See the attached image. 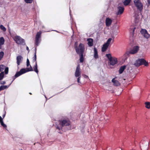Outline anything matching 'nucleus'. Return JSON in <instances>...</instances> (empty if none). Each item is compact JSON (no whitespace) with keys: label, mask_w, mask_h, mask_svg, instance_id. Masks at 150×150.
<instances>
[{"label":"nucleus","mask_w":150,"mask_h":150,"mask_svg":"<svg viewBox=\"0 0 150 150\" xmlns=\"http://www.w3.org/2000/svg\"><path fill=\"white\" fill-rule=\"evenodd\" d=\"M33 71V68L30 65V67L26 68V69L24 68L21 69L19 71L16 72L15 76L13 77V80L12 82L14 81L16 78L20 76L21 75L27 72L30 71Z\"/></svg>","instance_id":"f257e3e1"},{"label":"nucleus","mask_w":150,"mask_h":150,"mask_svg":"<svg viewBox=\"0 0 150 150\" xmlns=\"http://www.w3.org/2000/svg\"><path fill=\"white\" fill-rule=\"evenodd\" d=\"M70 121L68 120H64L59 121V125L60 126H57L56 127V129H58L59 131L61 129L62 130L66 128L67 126L70 125Z\"/></svg>","instance_id":"f03ea898"},{"label":"nucleus","mask_w":150,"mask_h":150,"mask_svg":"<svg viewBox=\"0 0 150 150\" xmlns=\"http://www.w3.org/2000/svg\"><path fill=\"white\" fill-rule=\"evenodd\" d=\"M134 65L136 67H139L143 65L147 67L149 65L148 63L143 59H137L135 61Z\"/></svg>","instance_id":"7ed1b4c3"},{"label":"nucleus","mask_w":150,"mask_h":150,"mask_svg":"<svg viewBox=\"0 0 150 150\" xmlns=\"http://www.w3.org/2000/svg\"><path fill=\"white\" fill-rule=\"evenodd\" d=\"M76 53L78 54H83L85 48L83 44L80 43L78 46L75 45L74 47Z\"/></svg>","instance_id":"20e7f679"},{"label":"nucleus","mask_w":150,"mask_h":150,"mask_svg":"<svg viewBox=\"0 0 150 150\" xmlns=\"http://www.w3.org/2000/svg\"><path fill=\"white\" fill-rule=\"evenodd\" d=\"M134 2L137 9L141 12L143 9V4L140 0H134Z\"/></svg>","instance_id":"39448f33"},{"label":"nucleus","mask_w":150,"mask_h":150,"mask_svg":"<svg viewBox=\"0 0 150 150\" xmlns=\"http://www.w3.org/2000/svg\"><path fill=\"white\" fill-rule=\"evenodd\" d=\"M14 40L18 44L24 45L25 44L24 39L19 36H16L13 38Z\"/></svg>","instance_id":"423d86ee"},{"label":"nucleus","mask_w":150,"mask_h":150,"mask_svg":"<svg viewBox=\"0 0 150 150\" xmlns=\"http://www.w3.org/2000/svg\"><path fill=\"white\" fill-rule=\"evenodd\" d=\"M140 146L142 150H147L148 147V143L144 141L141 142L140 143Z\"/></svg>","instance_id":"0eeeda50"},{"label":"nucleus","mask_w":150,"mask_h":150,"mask_svg":"<svg viewBox=\"0 0 150 150\" xmlns=\"http://www.w3.org/2000/svg\"><path fill=\"white\" fill-rule=\"evenodd\" d=\"M81 74V69L80 65L78 64L76 68L75 73V76L76 77L80 76Z\"/></svg>","instance_id":"6e6552de"},{"label":"nucleus","mask_w":150,"mask_h":150,"mask_svg":"<svg viewBox=\"0 0 150 150\" xmlns=\"http://www.w3.org/2000/svg\"><path fill=\"white\" fill-rule=\"evenodd\" d=\"M117 58L113 57V58L109 61V64L110 66H113L117 64Z\"/></svg>","instance_id":"1a4fd4ad"},{"label":"nucleus","mask_w":150,"mask_h":150,"mask_svg":"<svg viewBox=\"0 0 150 150\" xmlns=\"http://www.w3.org/2000/svg\"><path fill=\"white\" fill-rule=\"evenodd\" d=\"M139 47L138 46H134L132 50H130L131 54H134L137 53L139 50Z\"/></svg>","instance_id":"9d476101"},{"label":"nucleus","mask_w":150,"mask_h":150,"mask_svg":"<svg viewBox=\"0 0 150 150\" xmlns=\"http://www.w3.org/2000/svg\"><path fill=\"white\" fill-rule=\"evenodd\" d=\"M141 32L144 37L146 38H148L149 37L150 35L148 34L147 31L146 29H142Z\"/></svg>","instance_id":"9b49d317"},{"label":"nucleus","mask_w":150,"mask_h":150,"mask_svg":"<svg viewBox=\"0 0 150 150\" xmlns=\"http://www.w3.org/2000/svg\"><path fill=\"white\" fill-rule=\"evenodd\" d=\"M118 10L117 14L118 15H121L123 12L124 10V8L123 7L119 6L117 7Z\"/></svg>","instance_id":"f8f14e48"},{"label":"nucleus","mask_w":150,"mask_h":150,"mask_svg":"<svg viewBox=\"0 0 150 150\" xmlns=\"http://www.w3.org/2000/svg\"><path fill=\"white\" fill-rule=\"evenodd\" d=\"M112 22V20L109 18H107L105 20L106 25L107 27H109L111 25Z\"/></svg>","instance_id":"ddd939ff"},{"label":"nucleus","mask_w":150,"mask_h":150,"mask_svg":"<svg viewBox=\"0 0 150 150\" xmlns=\"http://www.w3.org/2000/svg\"><path fill=\"white\" fill-rule=\"evenodd\" d=\"M23 57L21 55H18L16 57L17 63L18 66L19 65L20 63L22 62Z\"/></svg>","instance_id":"4468645a"},{"label":"nucleus","mask_w":150,"mask_h":150,"mask_svg":"<svg viewBox=\"0 0 150 150\" xmlns=\"http://www.w3.org/2000/svg\"><path fill=\"white\" fill-rule=\"evenodd\" d=\"M87 41L88 42V45L89 47H91L93 45V40L92 38H89L87 39Z\"/></svg>","instance_id":"2eb2a0df"},{"label":"nucleus","mask_w":150,"mask_h":150,"mask_svg":"<svg viewBox=\"0 0 150 150\" xmlns=\"http://www.w3.org/2000/svg\"><path fill=\"white\" fill-rule=\"evenodd\" d=\"M109 45L107 44L104 43L103 46L102 47L101 51L102 52H105L108 49V48L109 46Z\"/></svg>","instance_id":"dca6fc26"},{"label":"nucleus","mask_w":150,"mask_h":150,"mask_svg":"<svg viewBox=\"0 0 150 150\" xmlns=\"http://www.w3.org/2000/svg\"><path fill=\"white\" fill-rule=\"evenodd\" d=\"M112 82L113 83L114 85L115 86H118L120 85V83L118 81L115 80V78H113L112 79Z\"/></svg>","instance_id":"f3484780"},{"label":"nucleus","mask_w":150,"mask_h":150,"mask_svg":"<svg viewBox=\"0 0 150 150\" xmlns=\"http://www.w3.org/2000/svg\"><path fill=\"white\" fill-rule=\"evenodd\" d=\"M94 57L95 59H96L98 58V52L97 49L96 47H94Z\"/></svg>","instance_id":"a211bd4d"},{"label":"nucleus","mask_w":150,"mask_h":150,"mask_svg":"<svg viewBox=\"0 0 150 150\" xmlns=\"http://www.w3.org/2000/svg\"><path fill=\"white\" fill-rule=\"evenodd\" d=\"M35 65L33 67V69L34 71L37 74H38V66L37 64V62L36 60L35 61Z\"/></svg>","instance_id":"6ab92c4d"},{"label":"nucleus","mask_w":150,"mask_h":150,"mask_svg":"<svg viewBox=\"0 0 150 150\" xmlns=\"http://www.w3.org/2000/svg\"><path fill=\"white\" fill-rule=\"evenodd\" d=\"M126 67V66L123 65L121 66L119 70V72L120 74H121L122 73L123 71L124 70Z\"/></svg>","instance_id":"aec40b11"},{"label":"nucleus","mask_w":150,"mask_h":150,"mask_svg":"<svg viewBox=\"0 0 150 150\" xmlns=\"http://www.w3.org/2000/svg\"><path fill=\"white\" fill-rule=\"evenodd\" d=\"M37 47H35V53L34 54V57H33V60H32V62L33 63L35 62V61L36 60L37 57H36V48Z\"/></svg>","instance_id":"412c9836"},{"label":"nucleus","mask_w":150,"mask_h":150,"mask_svg":"<svg viewBox=\"0 0 150 150\" xmlns=\"http://www.w3.org/2000/svg\"><path fill=\"white\" fill-rule=\"evenodd\" d=\"M131 54L130 52L129 51H127L124 54V56L126 59L127 58L130 56V55Z\"/></svg>","instance_id":"4be33fe9"},{"label":"nucleus","mask_w":150,"mask_h":150,"mask_svg":"<svg viewBox=\"0 0 150 150\" xmlns=\"http://www.w3.org/2000/svg\"><path fill=\"white\" fill-rule=\"evenodd\" d=\"M0 123L1 125L4 128H6L7 127L6 125L5 124L3 121V119L2 117L0 116Z\"/></svg>","instance_id":"5701e85b"},{"label":"nucleus","mask_w":150,"mask_h":150,"mask_svg":"<svg viewBox=\"0 0 150 150\" xmlns=\"http://www.w3.org/2000/svg\"><path fill=\"white\" fill-rule=\"evenodd\" d=\"M41 34L42 32L41 31L37 32L35 38L40 39L41 38Z\"/></svg>","instance_id":"b1692460"},{"label":"nucleus","mask_w":150,"mask_h":150,"mask_svg":"<svg viewBox=\"0 0 150 150\" xmlns=\"http://www.w3.org/2000/svg\"><path fill=\"white\" fill-rule=\"evenodd\" d=\"M40 39L38 38H35V45L37 47L39 45V44L40 42Z\"/></svg>","instance_id":"393cba45"},{"label":"nucleus","mask_w":150,"mask_h":150,"mask_svg":"<svg viewBox=\"0 0 150 150\" xmlns=\"http://www.w3.org/2000/svg\"><path fill=\"white\" fill-rule=\"evenodd\" d=\"M79 55L80 56V62L81 63H82L83 62L84 58L83 57V54H79Z\"/></svg>","instance_id":"a878e982"},{"label":"nucleus","mask_w":150,"mask_h":150,"mask_svg":"<svg viewBox=\"0 0 150 150\" xmlns=\"http://www.w3.org/2000/svg\"><path fill=\"white\" fill-rule=\"evenodd\" d=\"M131 0H125L123 2L125 6L128 5L130 2Z\"/></svg>","instance_id":"bb28decb"},{"label":"nucleus","mask_w":150,"mask_h":150,"mask_svg":"<svg viewBox=\"0 0 150 150\" xmlns=\"http://www.w3.org/2000/svg\"><path fill=\"white\" fill-rule=\"evenodd\" d=\"M106 56L108 59L109 61L113 58V57H112L111 55L110 54H106Z\"/></svg>","instance_id":"cd10ccee"},{"label":"nucleus","mask_w":150,"mask_h":150,"mask_svg":"<svg viewBox=\"0 0 150 150\" xmlns=\"http://www.w3.org/2000/svg\"><path fill=\"white\" fill-rule=\"evenodd\" d=\"M5 42L4 39L3 37L0 38V43L3 45L4 44Z\"/></svg>","instance_id":"c85d7f7f"},{"label":"nucleus","mask_w":150,"mask_h":150,"mask_svg":"<svg viewBox=\"0 0 150 150\" xmlns=\"http://www.w3.org/2000/svg\"><path fill=\"white\" fill-rule=\"evenodd\" d=\"M146 107L148 109L150 108V103L149 102H146L145 103Z\"/></svg>","instance_id":"c756f323"},{"label":"nucleus","mask_w":150,"mask_h":150,"mask_svg":"<svg viewBox=\"0 0 150 150\" xmlns=\"http://www.w3.org/2000/svg\"><path fill=\"white\" fill-rule=\"evenodd\" d=\"M4 77V73L3 71L0 73V81L3 79Z\"/></svg>","instance_id":"7c9ffc66"},{"label":"nucleus","mask_w":150,"mask_h":150,"mask_svg":"<svg viewBox=\"0 0 150 150\" xmlns=\"http://www.w3.org/2000/svg\"><path fill=\"white\" fill-rule=\"evenodd\" d=\"M112 40V39L111 38H109L107 42L106 43H105L109 45Z\"/></svg>","instance_id":"2f4dec72"},{"label":"nucleus","mask_w":150,"mask_h":150,"mask_svg":"<svg viewBox=\"0 0 150 150\" xmlns=\"http://www.w3.org/2000/svg\"><path fill=\"white\" fill-rule=\"evenodd\" d=\"M33 0H24L25 2L27 4L32 3Z\"/></svg>","instance_id":"473e14b6"},{"label":"nucleus","mask_w":150,"mask_h":150,"mask_svg":"<svg viewBox=\"0 0 150 150\" xmlns=\"http://www.w3.org/2000/svg\"><path fill=\"white\" fill-rule=\"evenodd\" d=\"M1 29L3 30L4 31H5L6 30L5 28L2 25H1L0 26Z\"/></svg>","instance_id":"72a5a7b5"},{"label":"nucleus","mask_w":150,"mask_h":150,"mask_svg":"<svg viewBox=\"0 0 150 150\" xmlns=\"http://www.w3.org/2000/svg\"><path fill=\"white\" fill-rule=\"evenodd\" d=\"M0 87H1V88L2 90L5 89H6L8 88L7 86H1Z\"/></svg>","instance_id":"f704fd0d"},{"label":"nucleus","mask_w":150,"mask_h":150,"mask_svg":"<svg viewBox=\"0 0 150 150\" xmlns=\"http://www.w3.org/2000/svg\"><path fill=\"white\" fill-rule=\"evenodd\" d=\"M4 53L3 52H0V60H1L2 58Z\"/></svg>","instance_id":"c9c22d12"},{"label":"nucleus","mask_w":150,"mask_h":150,"mask_svg":"<svg viewBox=\"0 0 150 150\" xmlns=\"http://www.w3.org/2000/svg\"><path fill=\"white\" fill-rule=\"evenodd\" d=\"M8 67H6V68L5 69V71H4V72H5V73L6 74H7L8 73Z\"/></svg>","instance_id":"e433bc0d"},{"label":"nucleus","mask_w":150,"mask_h":150,"mask_svg":"<svg viewBox=\"0 0 150 150\" xmlns=\"http://www.w3.org/2000/svg\"><path fill=\"white\" fill-rule=\"evenodd\" d=\"M26 63H27V64H26L27 66V67H28L30 65V61L28 59H27Z\"/></svg>","instance_id":"4c0bfd02"},{"label":"nucleus","mask_w":150,"mask_h":150,"mask_svg":"<svg viewBox=\"0 0 150 150\" xmlns=\"http://www.w3.org/2000/svg\"><path fill=\"white\" fill-rule=\"evenodd\" d=\"M78 78H77V82L78 83H81V82L80 81V79H81V76H78Z\"/></svg>","instance_id":"58836bf2"},{"label":"nucleus","mask_w":150,"mask_h":150,"mask_svg":"<svg viewBox=\"0 0 150 150\" xmlns=\"http://www.w3.org/2000/svg\"><path fill=\"white\" fill-rule=\"evenodd\" d=\"M4 66L3 65H0V71L3 70Z\"/></svg>","instance_id":"ea45409f"},{"label":"nucleus","mask_w":150,"mask_h":150,"mask_svg":"<svg viewBox=\"0 0 150 150\" xmlns=\"http://www.w3.org/2000/svg\"><path fill=\"white\" fill-rule=\"evenodd\" d=\"M6 83V82L5 81H2L1 82L0 84H4Z\"/></svg>","instance_id":"a19ab883"},{"label":"nucleus","mask_w":150,"mask_h":150,"mask_svg":"<svg viewBox=\"0 0 150 150\" xmlns=\"http://www.w3.org/2000/svg\"><path fill=\"white\" fill-rule=\"evenodd\" d=\"M26 50L28 51V52L29 51V49L28 47V46H27L26 47Z\"/></svg>","instance_id":"79ce46f5"},{"label":"nucleus","mask_w":150,"mask_h":150,"mask_svg":"<svg viewBox=\"0 0 150 150\" xmlns=\"http://www.w3.org/2000/svg\"><path fill=\"white\" fill-rule=\"evenodd\" d=\"M148 4L149 5L150 4V0H147Z\"/></svg>","instance_id":"37998d69"},{"label":"nucleus","mask_w":150,"mask_h":150,"mask_svg":"<svg viewBox=\"0 0 150 150\" xmlns=\"http://www.w3.org/2000/svg\"><path fill=\"white\" fill-rule=\"evenodd\" d=\"M2 45V44H1V43H0V49H1V45Z\"/></svg>","instance_id":"c03bdc74"},{"label":"nucleus","mask_w":150,"mask_h":150,"mask_svg":"<svg viewBox=\"0 0 150 150\" xmlns=\"http://www.w3.org/2000/svg\"><path fill=\"white\" fill-rule=\"evenodd\" d=\"M5 114H4V115H3V118H4V117H5Z\"/></svg>","instance_id":"a18cd8bd"},{"label":"nucleus","mask_w":150,"mask_h":150,"mask_svg":"<svg viewBox=\"0 0 150 150\" xmlns=\"http://www.w3.org/2000/svg\"><path fill=\"white\" fill-rule=\"evenodd\" d=\"M29 93V94H30V95H32V93Z\"/></svg>","instance_id":"49530a36"},{"label":"nucleus","mask_w":150,"mask_h":150,"mask_svg":"<svg viewBox=\"0 0 150 150\" xmlns=\"http://www.w3.org/2000/svg\"><path fill=\"white\" fill-rule=\"evenodd\" d=\"M59 132V133H61L60 132Z\"/></svg>","instance_id":"de8ad7c7"}]
</instances>
